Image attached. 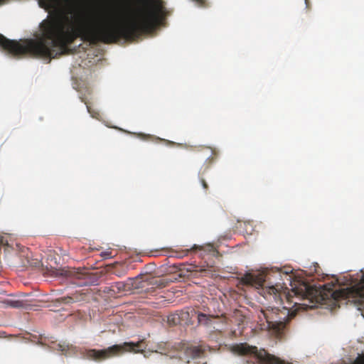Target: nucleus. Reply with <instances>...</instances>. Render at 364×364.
<instances>
[{
  "label": "nucleus",
  "mask_w": 364,
  "mask_h": 364,
  "mask_svg": "<svg viewBox=\"0 0 364 364\" xmlns=\"http://www.w3.org/2000/svg\"><path fill=\"white\" fill-rule=\"evenodd\" d=\"M84 296L85 295L83 294L76 291L74 294H72L70 296H63L58 299L57 301L64 304H72L83 300Z\"/></svg>",
  "instance_id": "obj_8"
},
{
  "label": "nucleus",
  "mask_w": 364,
  "mask_h": 364,
  "mask_svg": "<svg viewBox=\"0 0 364 364\" xmlns=\"http://www.w3.org/2000/svg\"><path fill=\"white\" fill-rule=\"evenodd\" d=\"M305 1H306V4H307V0H305Z\"/></svg>",
  "instance_id": "obj_28"
},
{
  "label": "nucleus",
  "mask_w": 364,
  "mask_h": 364,
  "mask_svg": "<svg viewBox=\"0 0 364 364\" xmlns=\"http://www.w3.org/2000/svg\"><path fill=\"white\" fill-rule=\"evenodd\" d=\"M314 272L316 274H318L319 273V269H320V267H319L318 264L317 263H316L315 264H314Z\"/></svg>",
  "instance_id": "obj_20"
},
{
  "label": "nucleus",
  "mask_w": 364,
  "mask_h": 364,
  "mask_svg": "<svg viewBox=\"0 0 364 364\" xmlns=\"http://www.w3.org/2000/svg\"><path fill=\"white\" fill-rule=\"evenodd\" d=\"M37 39L10 40L0 33V46L14 56L54 58L77 38L90 44L117 43L122 39V21L114 23L107 15L88 21L82 13L61 10L50 14L39 25Z\"/></svg>",
  "instance_id": "obj_1"
},
{
  "label": "nucleus",
  "mask_w": 364,
  "mask_h": 364,
  "mask_svg": "<svg viewBox=\"0 0 364 364\" xmlns=\"http://www.w3.org/2000/svg\"><path fill=\"white\" fill-rule=\"evenodd\" d=\"M197 318L198 324L210 327L213 325V320L218 318V316H215L210 314H206L200 312L198 314Z\"/></svg>",
  "instance_id": "obj_7"
},
{
  "label": "nucleus",
  "mask_w": 364,
  "mask_h": 364,
  "mask_svg": "<svg viewBox=\"0 0 364 364\" xmlns=\"http://www.w3.org/2000/svg\"><path fill=\"white\" fill-rule=\"evenodd\" d=\"M355 364H364V357L356 360Z\"/></svg>",
  "instance_id": "obj_22"
},
{
  "label": "nucleus",
  "mask_w": 364,
  "mask_h": 364,
  "mask_svg": "<svg viewBox=\"0 0 364 364\" xmlns=\"http://www.w3.org/2000/svg\"><path fill=\"white\" fill-rule=\"evenodd\" d=\"M254 313L252 311V317L253 318V323H256L252 331L254 332H258L259 331H267L272 329L277 333H280L285 328L286 323L288 321L289 311L287 309V316L282 318L278 316L277 309H259V308H254Z\"/></svg>",
  "instance_id": "obj_4"
},
{
  "label": "nucleus",
  "mask_w": 364,
  "mask_h": 364,
  "mask_svg": "<svg viewBox=\"0 0 364 364\" xmlns=\"http://www.w3.org/2000/svg\"><path fill=\"white\" fill-rule=\"evenodd\" d=\"M188 271L196 272V273H200V276H202V277H212L213 276V271L212 269V267L208 268V269H205V268L198 269L197 267L191 266L190 268L188 269Z\"/></svg>",
  "instance_id": "obj_10"
},
{
  "label": "nucleus",
  "mask_w": 364,
  "mask_h": 364,
  "mask_svg": "<svg viewBox=\"0 0 364 364\" xmlns=\"http://www.w3.org/2000/svg\"><path fill=\"white\" fill-rule=\"evenodd\" d=\"M117 288L119 289H124V284H123L122 282H117Z\"/></svg>",
  "instance_id": "obj_23"
},
{
  "label": "nucleus",
  "mask_w": 364,
  "mask_h": 364,
  "mask_svg": "<svg viewBox=\"0 0 364 364\" xmlns=\"http://www.w3.org/2000/svg\"><path fill=\"white\" fill-rule=\"evenodd\" d=\"M6 0H0V6L5 3Z\"/></svg>",
  "instance_id": "obj_25"
},
{
  "label": "nucleus",
  "mask_w": 364,
  "mask_h": 364,
  "mask_svg": "<svg viewBox=\"0 0 364 364\" xmlns=\"http://www.w3.org/2000/svg\"><path fill=\"white\" fill-rule=\"evenodd\" d=\"M178 350L184 353L187 362L189 363L190 359H195L201 356L204 350L200 346H194L190 343L182 341L178 343Z\"/></svg>",
  "instance_id": "obj_6"
},
{
  "label": "nucleus",
  "mask_w": 364,
  "mask_h": 364,
  "mask_svg": "<svg viewBox=\"0 0 364 364\" xmlns=\"http://www.w3.org/2000/svg\"><path fill=\"white\" fill-rule=\"evenodd\" d=\"M200 183L205 190H207L208 188V186L206 181L203 178L200 179Z\"/></svg>",
  "instance_id": "obj_18"
},
{
  "label": "nucleus",
  "mask_w": 364,
  "mask_h": 364,
  "mask_svg": "<svg viewBox=\"0 0 364 364\" xmlns=\"http://www.w3.org/2000/svg\"><path fill=\"white\" fill-rule=\"evenodd\" d=\"M333 284H326L323 286V290L317 289L307 284H302L299 288L293 289L294 295L309 300L315 299L316 302L324 301L328 296L335 301L347 299L348 301L360 302L364 299V275L360 282L355 286L333 290Z\"/></svg>",
  "instance_id": "obj_2"
},
{
  "label": "nucleus",
  "mask_w": 364,
  "mask_h": 364,
  "mask_svg": "<svg viewBox=\"0 0 364 364\" xmlns=\"http://www.w3.org/2000/svg\"><path fill=\"white\" fill-rule=\"evenodd\" d=\"M245 281L247 284H250V273L247 272L245 274Z\"/></svg>",
  "instance_id": "obj_19"
},
{
  "label": "nucleus",
  "mask_w": 364,
  "mask_h": 364,
  "mask_svg": "<svg viewBox=\"0 0 364 364\" xmlns=\"http://www.w3.org/2000/svg\"><path fill=\"white\" fill-rule=\"evenodd\" d=\"M110 255H111L110 252H102L101 255L102 257H110Z\"/></svg>",
  "instance_id": "obj_21"
},
{
  "label": "nucleus",
  "mask_w": 364,
  "mask_h": 364,
  "mask_svg": "<svg viewBox=\"0 0 364 364\" xmlns=\"http://www.w3.org/2000/svg\"><path fill=\"white\" fill-rule=\"evenodd\" d=\"M199 6H205V0H192Z\"/></svg>",
  "instance_id": "obj_16"
},
{
  "label": "nucleus",
  "mask_w": 364,
  "mask_h": 364,
  "mask_svg": "<svg viewBox=\"0 0 364 364\" xmlns=\"http://www.w3.org/2000/svg\"><path fill=\"white\" fill-rule=\"evenodd\" d=\"M233 351L239 355H248L250 353V346L247 343H240L233 346Z\"/></svg>",
  "instance_id": "obj_11"
},
{
  "label": "nucleus",
  "mask_w": 364,
  "mask_h": 364,
  "mask_svg": "<svg viewBox=\"0 0 364 364\" xmlns=\"http://www.w3.org/2000/svg\"><path fill=\"white\" fill-rule=\"evenodd\" d=\"M252 321H253V318H252ZM256 325V323H253L252 322V326H251V328H252V332H253L254 331H252V329L254 328L255 326Z\"/></svg>",
  "instance_id": "obj_24"
},
{
  "label": "nucleus",
  "mask_w": 364,
  "mask_h": 364,
  "mask_svg": "<svg viewBox=\"0 0 364 364\" xmlns=\"http://www.w3.org/2000/svg\"><path fill=\"white\" fill-rule=\"evenodd\" d=\"M85 284H78V285L80 286H82V285H85Z\"/></svg>",
  "instance_id": "obj_27"
},
{
  "label": "nucleus",
  "mask_w": 364,
  "mask_h": 364,
  "mask_svg": "<svg viewBox=\"0 0 364 364\" xmlns=\"http://www.w3.org/2000/svg\"><path fill=\"white\" fill-rule=\"evenodd\" d=\"M288 273H289L288 272H285V273H284L285 277L288 276Z\"/></svg>",
  "instance_id": "obj_26"
},
{
  "label": "nucleus",
  "mask_w": 364,
  "mask_h": 364,
  "mask_svg": "<svg viewBox=\"0 0 364 364\" xmlns=\"http://www.w3.org/2000/svg\"><path fill=\"white\" fill-rule=\"evenodd\" d=\"M51 347L53 350H56L61 352H66L69 349V345L65 343H55L53 344Z\"/></svg>",
  "instance_id": "obj_14"
},
{
  "label": "nucleus",
  "mask_w": 364,
  "mask_h": 364,
  "mask_svg": "<svg viewBox=\"0 0 364 364\" xmlns=\"http://www.w3.org/2000/svg\"><path fill=\"white\" fill-rule=\"evenodd\" d=\"M63 274L65 277H69V278L82 279H84V277H85L84 272L79 271V270H76L75 269H66V270L63 269Z\"/></svg>",
  "instance_id": "obj_9"
},
{
  "label": "nucleus",
  "mask_w": 364,
  "mask_h": 364,
  "mask_svg": "<svg viewBox=\"0 0 364 364\" xmlns=\"http://www.w3.org/2000/svg\"><path fill=\"white\" fill-rule=\"evenodd\" d=\"M167 321L169 325L176 326L180 323L181 318L178 314H173L168 316Z\"/></svg>",
  "instance_id": "obj_13"
},
{
  "label": "nucleus",
  "mask_w": 364,
  "mask_h": 364,
  "mask_svg": "<svg viewBox=\"0 0 364 364\" xmlns=\"http://www.w3.org/2000/svg\"><path fill=\"white\" fill-rule=\"evenodd\" d=\"M282 272L279 269L253 270L252 269V287L257 289V293L266 299L278 302L282 300V296L289 301L291 295H286L284 291L285 284L282 279Z\"/></svg>",
  "instance_id": "obj_3"
},
{
  "label": "nucleus",
  "mask_w": 364,
  "mask_h": 364,
  "mask_svg": "<svg viewBox=\"0 0 364 364\" xmlns=\"http://www.w3.org/2000/svg\"><path fill=\"white\" fill-rule=\"evenodd\" d=\"M3 304H4L6 306H10L16 309H20L24 306L23 302L19 300L6 299L3 301Z\"/></svg>",
  "instance_id": "obj_12"
},
{
  "label": "nucleus",
  "mask_w": 364,
  "mask_h": 364,
  "mask_svg": "<svg viewBox=\"0 0 364 364\" xmlns=\"http://www.w3.org/2000/svg\"><path fill=\"white\" fill-rule=\"evenodd\" d=\"M82 102H83L85 105H86V107H87V111L90 114H91V115L92 117H94V114H92V112L91 111V108L89 106V105L87 104V102L86 101H85L83 99H82Z\"/></svg>",
  "instance_id": "obj_17"
},
{
  "label": "nucleus",
  "mask_w": 364,
  "mask_h": 364,
  "mask_svg": "<svg viewBox=\"0 0 364 364\" xmlns=\"http://www.w3.org/2000/svg\"><path fill=\"white\" fill-rule=\"evenodd\" d=\"M143 344V341H140L136 343L124 342L123 344L113 345L102 350L85 349L81 354L85 359L95 362H101L126 351H133L135 353L142 351Z\"/></svg>",
  "instance_id": "obj_5"
},
{
  "label": "nucleus",
  "mask_w": 364,
  "mask_h": 364,
  "mask_svg": "<svg viewBox=\"0 0 364 364\" xmlns=\"http://www.w3.org/2000/svg\"><path fill=\"white\" fill-rule=\"evenodd\" d=\"M154 285H155L156 287H159V288H163V287H165L166 284H165L164 279H159V280H156V282L154 284H153Z\"/></svg>",
  "instance_id": "obj_15"
}]
</instances>
